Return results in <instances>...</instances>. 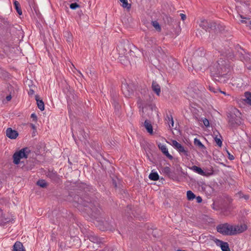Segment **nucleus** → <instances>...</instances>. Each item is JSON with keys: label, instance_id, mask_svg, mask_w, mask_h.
Here are the masks:
<instances>
[{"label": "nucleus", "instance_id": "12", "mask_svg": "<svg viewBox=\"0 0 251 251\" xmlns=\"http://www.w3.org/2000/svg\"><path fill=\"white\" fill-rule=\"evenodd\" d=\"M172 146L176 149L180 154H182L185 156L188 155V152L187 150H185L183 146L176 140H173L172 141Z\"/></svg>", "mask_w": 251, "mask_h": 251}, {"label": "nucleus", "instance_id": "58", "mask_svg": "<svg viewBox=\"0 0 251 251\" xmlns=\"http://www.w3.org/2000/svg\"><path fill=\"white\" fill-rule=\"evenodd\" d=\"M106 251H116V250L111 247L108 248Z\"/></svg>", "mask_w": 251, "mask_h": 251}, {"label": "nucleus", "instance_id": "4", "mask_svg": "<svg viewBox=\"0 0 251 251\" xmlns=\"http://www.w3.org/2000/svg\"><path fill=\"white\" fill-rule=\"evenodd\" d=\"M232 69V66L228 60L220 58L210 68L211 76H216L215 75H229Z\"/></svg>", "mask_w": 251, "mask_h": 251}, {"label": "nucleus", "instance_id": "18", "mask_svg": "<svg viewBox=\"0 0 251 251\" xmlns=\"http://www.w3.org/2000/svg\"><path fill=\"white\" fill-rule=\"evenodd\" d=\"M46 176L50 178L52 181L56 182L59 179L58 175L56 172L53 171H49Z\"/></svg>", "mask_w": 251, "mask_h": 251}, {"label": "nucleus", "instance_id": "24", "mask_svg": "<svg viewBox=\"0 0 251 251\" xmlns=\"http://www.w3.org/2000/svg\"><path fill=\"white\" fill-rule=\"evenodd\" d=\"M35 100L37 102V104L38 108L41 110L43 111L45 109V105L44 103L42 100H40L39 99V96L38 95H36L35 96Z\"/></svg>", "mask_w": 251, "mask_h": 251}, {"label": "nucleus", "instance_id": "22", "mask_svg": "<svg viewBox=\"0 0 251 251\" xmlns=\"http://www.w3.org/2000/svg\"><path fill=\"white\" fill-rule=\"evenodd\" d=\"M152 91L156 93L157 96L160 95L161 88L160 85L155 81H153L151 85Z\"/></svg>", "mask_w": 251, "mask_h": 251}, {"label": "nucleus", "instance_id": "2", "mask_svg": "<svg viewBox=\"0 0 251 251\" xmlns=\"http://www.w3.org/2000/svg\"><path fill=\"white\" fill-rule=\"evenodd\" d=\"M22 32L20 25H14L0 16V36L3 40L8 42L18 39Z\"/></svg>", "mask_w": 251, "mask_h": 251}, {"label": "nucleus", "instance_id": "35", "mask_svg": "<svg viewBox=\"0 0 251 251\" xmlns=\"http://www.w3.org/2000/svg\"><path fill=\"white\" fill-rule=\"evenodd\" d=\"M37 185L42 188H45L47 186L48 184L45 180L40 179L37 182Z\"/></svg>", "mask_w": 251, "mask_h": 251}, {"label": "nucleus", "instance_id": "51", "mask_svg": "<svg viewBox=\"0 0 251 251\" xmlns=\"http://www.w3.org/2000/svg\"><path fill=\"white\" fill-rule=\"evenodd\" d=\"M31 118L33 119V121L34 122H36L37 120V117L35 113H32L31 115Z\"/></svg>", "mask_w": 251, "mask_h": 251}, {"label": "nucleus", "instance_id": "3", "mask_svg": "<svg viewBox=\"0 0 251 251\" xmlns=\"http://www.w3.org/2000/svg\"><path fill=\"white\" fill-rule=\"evenodd\" d=\"M216 228L218 232L224 235H233L244 232L247 227L245 224L233 226L225 223L218 225Z\"/></svg>", "mask_w": 251, "mask_h": 251}, {"label": "nucleus", "instance_id": "7", "mask_svg": "<svg viewBox=\"0 0 251 251\" xmlns=\"http://www.w3.org/2000/svg\"><path fill=\"white\" fill-rule=\"evenodd\" d=\"M199 26L206 31H210V30H214L215 32H218L224 30V27L220 24L205 19L201 20Z\"/></svg>", "mask_w": 251, "mask_h": 251}, {"label": "nucleus", "instance_id": "49", "mask_svg": "<svg viewBox=\"0 0 251 251\" xmlns=\"http://www.w3.org/2000/svg\"><path fill=\"white\" fill-rule=\"evenodd\" d=\"M129 211H131V206H127V208H126V215L127 216H130L131 217H132L131 215V214L129 212Z\"/></svg>", "mask_w": 251, "mask_h": 251}, {"label": "nucleus", "instance_id": "16", "mask_svg": "<svg viewBox=\"0 0 251 251\" xmlns=\"http://www.w3.org/2000/svg\"><path fill=\"white\" fill-rule=\"evenodd\" d=\"M6 134L9 138L15 139L18 137L19 133L17 131L12 129L11 127H8L6 130Z\"/></svg>", "mask_w": 251, "mask_h": 251}, {"label": "nucleus", "instance_id": "42", "mask_svg": "<svg viewBox=\"0 0 251 251\" xmlns=\"http://www.w3.org/2000/svg\"><path fill=\"white\" fill-rule=\"evenodd\" d=\"M66 41L68 43H71L72 41V34L69 32H66Z\"/></svg>", "mask_w": 251, "mask_h": 251}, {"label": "nucleus", "instance_id": "59", "mask_svg": "<svg viewBox=\"0 0 251 251\" xmlns=\"http://www.w3.org/2000/svg\"><path fill=\"white\" fill-rule=\"evenodd\" d=\"M34 91L32 89H30L29 90V91L28 92V94L29 95H32L34 94Z\"/></svg>", "mask_w": 251, "mask_h": 251}, {"label": "nucleus", "instance_id": "61", "mask_svg": "<svg viewBox=\"0 0 251 251\" xmlns=\"http://www.w3.org/2000/svg\"><path fill=\"white\" fill-rule=\"evenodd\" d=\"M113 184L114 185L115 187H117V183L115 180H113Z\"/></svg>", "mask_w": 251, "mask_h": 251}, {"label": "nucleus", "instance_id": "31", "mask_svg": "<svg viewBox=\"0 0 251 251\" xmlns=\"http://www.w3.org/2000/svg\"><path fill=\"white\" fill-rule=\"evenodd\" d=\"M14 7L17 11V12L20 15H22V9L21 8V5L19 3V2L17 1V0H15L14 1Z\"/></svg>", "mask_w": 251, "mask_h": 251}, {"label": "nucleus", "instance_id": "64", "mask_svg": "<svg viewBox=\"0 0 251 251\" xmlns=\"http://www.w3.org/2000/svg\"><path fill=\"white\" fill-rule=\"evenodd\" d=\"M87 74H88V76L90 77V75H92L91 71H90V72H87Z\"/></svg>", "mask_w": 251, "mask_h": 251}, {"label": "nucleus", "instance_id": "52", "mask_svg": "<svg viewBox=\"0 0 251 251\" xmlns=\"http://www.w3.org/2000/svg\"><path fill=\"white\" fill-rule=\"evenodd\" d=\"M227 151V153L228 154V158L230 160H232L233 159H234V156L231 154L228 151Z\"/></svg>", "mask_w": 251, "mask_h": 251}, {"label": "nucleus", "instance_id": "11", "mask_svg": "<svg viewBox=\"0 0 251 251\" xmlns=\"http://www.w3.org/2000/svg\"><path fill=\"white\" fill-rule=\"evenodd\" d=\"M163 19L166 24L168 25L173 28H175V26H177L179 23L178 20L174 19L170 16L166 14L163 16Z\"/></svg>", "mask_w": 251, "mask_h": 251}, {"label": "nucleus", "instance_id": "62", "mask_svg": "<svg viewBox=\"0 0 251 251\" xmlns=\"http://www.w3.org/2000/svg\"><path fill=\"white\" fill-rule=\"evenodd\" d=\"M77 72L80 75L83 77L84 78V76L83 75H82V74L81 73V72L79 71V70H77Z\"/></svg>", "mask_w": 251, "mask_h": 251}, {"label": "nucleus", "instance_id": "17", "mask_svg": "<svg viewBox=\"0 0 251 251\" xmlns=\"http://www.w3.org/2000/svg\"><path fill=\"white\" fill-rule=\"evenodd\" d=\"M88 238L90 241L93 243H96L98 244H100L102 243V239L92 232L88 234Z\"/></svg>", "mask_w": 251, "mask_h": 251}, {"label": "nucleus", "instance_id": "23", "mask_svg": "<svg viewBox=\"0 0 251 251\" xmlns=\"http://www.w3.org/2000/svg\"><path fill=\"white\" fill-rule=\"evenodd\" d=\"M111 102L112 103L113 105H114L115 110L117 111H119V110L120 108V106L118 101V100L117 99V95H116V93L115 94V95L113 94L112 97Z\"/></svg>", "mask_w": 251, "mask_h": 251}, {"label": "nucleus", "instance_id": "48", "mask_svg": "<svg viewBox=\"0 0 251 251\" xmlns=\"http://www.w3.org/2000/svg\"><path fill=\"white\" fill-rule=\"evenodd\" d=\"M1 74H2V76L5 78H8L9 77V73L5 71H3L2 70V72H1Z\"/></svg>", "mask_w": 251, "mask_h": 251}, {"label": "nucleus", "instance_id": "36", "mask_svg": "<svg viewBox=\"0 0 251 251\" xmlns=\"http://www.w3.org/2000/svg\"><path fill=\"white\" fill-rule=\"evenodd\" d=\"M145 39L147 42L148 44L150 46H151L155 44L154 39L152 37L150 38L146 36L145 37Z\"/></svg>", "mask_w": 251, "mask_h": 251}, {"label": "nucleus", "instance_id": "43", "mask_svg": "<svg viewBox=\"0 0 251 251\" xmlns=\"http://www.w3.org/2000/svg\"><path fill=\"white\" fill-rule=\"evenodd\" d=\"M168 176L173 180H176L177 179V176H176L175 173L172 172Z\"/></svg>", "mask_w": 251, "mask_h": 251}, {"label": "nucleus", "instance_id": "8", "mask_svg": "<svg viewBox=\"0 0 251 251\" xmlns=\"http://www.w3.org/2000/svg\"><path fill=\"white\" fill-rule=\"evenodd\" d=\"M97 226L101 230H113L115 228V225L112 219L109 218L106 220H99L97 221Z\"/></svg>", "mask_w": 251, "mask_h": 251}, {"label": "nucleus", "instance_id": "29", "mask_svg": "<svg viewBox=\"0 0 251 251\" xmlns=\"http://www.w3.org/2000/svg\"><path fill=\"white\" fill-rule=\"evenodd\" d=\"M149 178L151 180L156 181L159 179V176L157 172L152 171L149 175Z\"/></svg>", "mask_w": 251, "mask_h": 251}, {"label": "nucleus", "instance_id": "9", "mask_svg": "<svg viewBox=\"0 0 251 251\" xmlns=\"http://www.w3.org/2000/svg\"><path fill=\"white\" fill-rule=\"evenodd\" d=\"M30 151L29 148L27 147L24 148L19 151H16L13 155V163L16 165H18L20 162V159L23 158H27Z\"/></svg>", "mask_w": 251, "mask_h": 251}, {"label": "nucleus", "instance_id": "38", "mask_svg": "<svg viewBox=\"0 0 251 251\" xmlns=\"http://www.w3.org/2000/svg\"><path fill=\"white\" fill-rule=\"evenodd\" d=\"M214 134L215 135V137H214L215 141L217 143V145L219 147H221L222 146V140L220 138L218 137V135H216L215 132H214Z\"/></svg>", "mask_w": 251, "mask_h": 251}, {"label": "nucleus", "instance_id": "33", "mask_svg": "<svg viewBox=\"0 0 251 251\" xmlns=\"http://www.w3.org/2000/svg\"><path fill=\"white\" fill-rule=\"evenodd\" d=\"M152 25L155 28V29L158 32H160L161 30V27L157 21H154L151 22Z\"/></svg>", "mask_w": 251, "mask_h": 251}, {"label": "nucleus", "instance_id": "46", "mask_svg": "<svg viewBox=\"0 0 251 251\" xmlns=\"http://www.w3.org/2000/svg\"><path fill=\"white\" fill-rule=\"evenodd\" d=\"M209 89L211 92H212L215 94L218 93V91H219L218 88H216L212 86H209Z\"/></svg>", "mask_w": 251, "mask_h": 251}, {"label": "nucleus", "instance_id": "6", "mask_svg": "<svg viewBox=\"0 0 251 251\" xmlns=\"http://www.w3.org/2000/svg\"><path fill=\"white\" fill-rule=\"evenodd\" d=\"M241 115L240 112L235 108L228 113V122L231 128L237 127L242 124Z\"/></svg>", "mask_w": 251, "mask_h": 251}, {"label": "nucleus", "instance_id": "10", "mask_svg": "<svg viewBox=\"0 0 251 251\" xmlns=\"http://www.w3.org/2000/svg\"><path fill=\"white\" fill-rule=\"evenodd\" d=\"M235 50L236 55H238L240 60L243 62L250 60L251 58V54L246 52L239 45L237 44L235 46Z\"/></svg>", "mask_w": 251, "mask_h": 251}, {"label": "nucleus", "instance_id": "41", "mask_svg": "<svg viewBox=\"0 0 251 251\" xmlns=\"http://www.w3.org/2000/svg\"><path fill=\"white\" fill-rule=\"evenodd\" d=\"M239 198L240 199H244L245 200H248L249 198V196L247 195H244L243 193H242L241 192H240L239 193H238L237 194Z\"/></svg>", "mask_w": 251, "mask_h": 251}, {"label": "nucleus", "instance_id": "20", "mask_svg": "<svg viewBox=\"0 0 251 251\" xmlns=\"http://www.w3.org/2000/svg\"><path fill=\"white\" fill-rule=\"evenodd\" d=\"M192 169L198 174L203 176H207L213 174V171H212V172L210 173L206 174V172H204L200 167L195 165L192 166Z\"/></svg>", "mask_w": 251, "mask_h": 251}, {"label": "nucleus", "instance_id": "45", "mask_svg": "<svg viewBox=\"0 0 251 251\" xmlns=\"http://www.w3.org/2000/svg\"><path fill=\"white\" fill-rule=\"evenodd\" d=\"M239 16L243 20H242L241 21V22L242 23H243V24H247V20H250V18H248V17H244L243 15H239Z\"/></svg>", "mask_w": 251, "mask_h": 251}, {"label": "nucleus", "instance_id": "57", "mask_svg": "<svg viewBox=\"0 0 251 251\" xmlns=\"http://www.w3.org/2000/svg\"><path fill=\"white\" fill-rule=\"evenodd\" d=\"M12 97L11 95L7 96L6 97V99L7 101H10L11 100Z\"/></svg>", "mask_w": 251, "mask_h": 251}, {"label": "nucleus", "instance_id": "55", "mask_svg": "<svg viewBox=\"0 0 251 251\" xmlns=\"http://www.w3.org/2000/svg\"><path fill=\"white\" fill-rule=\"evenodd\" d=\"M157 232V230L156 229H155V230H152V235L154 237H158V235H156V232Z\"/></svg>", "mask_w": 251, "mask_h": 251}, {"label": "nucleus", "instance_id": "47", "mask_svg": "<svg viewBox=\"0 0 251 251\" xmlns=\"http://www.w3.org/2000/svg\"><path fill=\"white\" fill-rule=\"evenodd\" d=\"M244 62H246V66L247 67V68L248 70H250L251 71V58L250 59V60H248L247 61H245Z\"/></svg>", "mask_w": 251, "mask_h": 251}, {"label": "nucleus", "instance_id": "37", "mask_svg": "<svg viewBox=\"0 0 251 251\" xmlns=\"http://www.w3.org/2000/svg\"><path fill=\"white\" fill-rule=\"evenodd\" d=\"M162 172L167 176L172 172L169 167H162Z\"/></svg>", "mask_w": 251, "mask_h": 251}, {"label": "nucleus", "instance_id": "30", "mask_svg": "<svg viewBox=\"0 0 251 251\" xmlns=\"http://www.w3.org/2000/svg\"><path fill=\"white\" fill-rule=\"evenodd\" d=\"M205 55V52L204 49L202 48H199L198 50L196 51V52L194 53V58L197 56H200L201 57H203Z\"/></svg>", "mask_w": 251, "mask_h": 251}, {"label": "nucleus", "instance_id": "39", "mask_svg": "<svg viewBox=\"0 0 251 251\" xmlns=\"http://www.w3.org/2000/svg\"><path fill=\"white\" fill-rule=\"evenodd\" d=\"M122 3V6L124 8L129 9L130 8V4H128L127 0H120Z\"/></svg>", "mask_w": 251, "mask_h": 251}, {"label": "nucleus", "instance_id": "34", "mask_svg": "<svg viewBox=\"0 0 251 251\" xmlns=\"http://www.w3.org/2000/svg\"><path fill=\"white\" fill-rule=\"evenodd\" d=\"M187 198L189 201L193 200L196 198V195L190 190L187 192Z\"/></svg>", "mask_w": 251, "mask_h": 251}, {"label": "nucleus", "instance_id": "56", "mask_svg": "<svg viewBox=\"0 0 251 251\" xmlns=\"http://www.w3.org/2000/svg\"><path fill=\"white\" fill-rule=\"evenodd\" d=\"M180 17H181V19L183 21L185 20L186 19V15H185V14H183V13H181V14H180Z\"/></svg>", "mask_w": 251, "mask_h": 251}, {"label": "nucleus", "instance_id": "50", "mask_svg": "<svg viewBox=\"0 0 251 251\" xmlns=\"http://www.w3.org/2000/svg\"><path fill=\"white\" fill-rule=\"evenodd\" d=\"M202 122H203V123L204 124V125L206 126V127H208L209 126V121L206 119V118H204L203 120H202Z\"/></svg>", "mask_w": 251, "mask_h": 251}, {"label": "nucleus", "instance_id": "44", "mask_svg": "<svg viewBox=\"0 0 251 251\" xmlns=\"http://www.w3.org/2000/svg\"><path fill=\"white\" fill-rule=\"evenodd\" d=\"M70 7L71 9L75 10L77 8L80 7V5L76 2L72 3L70 5Z\"/></svg>", "mask_w": 251, "mask_h": 251}, {"label": "nucleus", "instance_id": "54", "mask_svg": "<svg viewBox=\"0 0 251 251\" xmlns=\"http://www.w3.org/2000/svg\"><path fill=\"white\" fill-rule=\"evenodd\" d=\"M195 198L196 199L197 202L198 203H201V202H202V198H201V197H200V196H198V197H196V198Z\"/></svg>", "mask_w": 251, "mask_h": 251}, {"label": "nucleus", "instance_id": "26", "mask_svg": "<svg viewBox=\"0 0 251 251\" xmlns=\"http://www.w3.org/2000/svg\"><path fill=\"white\" fill-rule=\"evenodd\" d=\"M195 146L197 147L199 149L203 150L206 149V147L202 144V143L197 138H195L194 141Z\"/></svg>", "mask_w": 251, "mask_h": 251}, {"label": "nucleus", "instance_id": "63", "mask_svg": "<svg viewBox=\"0 0 251 251\" xmlns=\"http://www.w3.org/2000/svg\"><path fill=\"white\" fill-rule=\"evenodd\" d=\"M30 126H31L32 127V128L35 129V126L34 125H33V124H31Z\"/></svg>", "mask_w": 251, "mask_h": 251}, {"label": "nucleus", "instance_id": "13", "mask_svg": "<svg viewBox=\"0 0 251 251\" xmlns=\"http://www.w3.org/2000/svg\"><path fill=\"white\" fill-rule=\"evenodd\" d=\"M229 75H224L222 74H217L215 75L217 76H211V77L215 81L220 82L221 83H226L229 78Z\"/></svg>", "mask_w": 251, "mask_h": 251}, {"label": "nucleus", "instance_id": "14", "mask_svg": "<svg viewBox=\"0 0 251 251\" xmlns=\"http://www.w3.org/2000/svg\"><path fill=\"white\" fill-rule=\"evenodd\" d=\"M122 89L126 97H130L133 93V90L131 86L127 84H124L122 85Z\"/></svg>", "mask_w": 251, "mask_h": 251}, {"label": "nucleus", "instance_id": "5", "mask_svg": "<svg viewBox=\"0 0 251 251\" xmlns=\"http://www.w3.org/2000/svg\"><path fill=\"white\" fill-rule=\"evenodd\" d=\"M127 41L122 40L117 45V50L119 54V60L124 65L128 62V54L131 53Z\"/></svg>", "mask_w": 251, "mask_h": 251}, {"label": "nucleus", "instance_id": "15", "mask_svg": "<svg viewBox=\"0 0 251 251\" xmlns=\"http://www.w3.org/2000/svg\"><path fill=\"white\" fill-rule=\"evenodd\" d=\"M216 245L221 247L222 251H230L228 244L218 239L214 240Z\"/></svg>", "mask_w": 251, "mask_h": 251}, {"label": "nucleus", "instance_id": "25", "mask_svg": "<svg viewBox=\"0 0 251 251\" xmlns=\"http://www.w3.org/2000/svg\"><path fill=\"white\" fill-rule=\"evenodd\" d=\"M144 126L147 129V131L150 134H152L153 133V129L151 123V122L148 120H146L144 122Z\"/></svg>", "mask_w": 251, "mask_h": 251}, {"label": "nucleus", "instance_id": "32", "mask_svg": "<svg viewBox=\"0 0 251 251\" xmlns=\"http://www.w3.org/2000/svg\"><path fill=\"white\" fill-rule=\"evenodd\" d=\"M0 213L1 214V216H0V225H3L8 222L10 220L5 217L4 215L3 214L2 211L0 212Z\"/></svg>", "mask_w": 251, "mask_h": 251}, {"label": "nucleus", "instance_id": "27", "mask_svg": "<svg viewBox=\"0 0 251 251\" xmlns=\"http://www.w3.org/2000/svg\"><path fill=\"white\" fill-rule=\"evenodd\" d=\"M227 59L232 60L235 57V55L231 50H227L223 54Z\"/></svg>", "mask_w": 251, "mask_h": 251}, {"label": "nucleus", "instance_id": "28", "mask_svg": "<svg viewBox=\"0 0 251 251\" xmlns=\"http://www.w3.org/2000/svg\"><path fill=\"white\" fill-rule=\"evenodd\" d=\"M245 99H244V100L249 105H251V92H246L245 93Z\"/></svg>", "mask_w": 251, "mask_h": 251}, {"label": "nucleus", "instance_id": "21", "mask_svg": "<svg viewBox=\"0 0 251 251\" xmlns=\"http://www.w3.org/2000/svg\"><path fill=\"white\" fill-rule=\"evenodd\" d=\"M12 251H26L23 244L20 241H17L13 246Z\"/></svg>", "mask_w": 251, "mask_h": 251}, {"label": "nucleus", "instance_id": "19", "mask_svg": "<svg viewBox=\"0 0 251 251\" xmlns=\"http://www.w3.org/2000/svg\"><path fill=\"white\" fill-rule=\"evenodd\" d=\"M158 146L162 153L165 154L169 159L172 160L173 159V156L169 153L168 149L165 145L159 144Z\"/></svg>", "mask_w": 251, "mask_h": 251}, {"label": "nucleus", "instance_id": "60", "mask_svg": "<svg viewBox=\"0 0 251 251\" xmlns=\"http://www.w3.org/2000/svg\"><path fill=\"white\" fill-rule=\"evenodd\" d=\"M218 92L221 93H222V94H225V95H226V92H224V91H221V90H220L219 89V91H218Z\"/></svg>", "mask_w": 251, "mask_h": 251}, {"label": "nucleus", "instance_id": "40", "mask_svg": "<svg viewBox=\"0 0 251 251\" xmlns=\"http://www.w3.org/2000/svg\"><path fill=\"white\" fill-rule=\"evenodd\" d=\"M167 120L168 121L169 124L170 125V124L171 125V126L173 127L174 123V120H173L172 116L171 115H169L167 114Z\"/></svg>", "mask_w": 251, "mask_h": 251}, {"label": "nucleus", "instance_id": "53", "mask_svg": "<svg viewBox=\"0 0 251 251\" xmlns=\"http://www.w3.org/2000/svg\"><path fill=\"white\" fill-rule=\"evenodd\" d=\"M212 208L214 210H218L219 209V206L215 204L214 202H213L211 205Z\"/></svg>", "mask_w": 251, "mask_h": 251}, {"label": "nucleus", "instance_id": "1", "mask_svg": "<svg viewBox=\"0 0 251 251\" xmlns=\"http://www.w3.org/2000/svg\"><path fill=\"white\" fill-rule=\"evenodd\" d=\"M74 205L81 212L84 216L92 219H97L100 215V210L97 202H92L88 195L81 197L75 195L74 197Z\"/></svg>", "mask_w": 251, "mask_h": 251}]
</instances>
